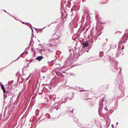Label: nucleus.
<instances>
[{
    "instance_id": "obj_2",
    "label": "nucleus",
    "mask_w": 128,
    "mask_h": 128,
    "mask_svg": "<svg viewBox=\"0 0 128 128\" xmlns=\"http://www.w3.org/2000/svg\"><path fill=\"white\" fill-rule=\"evenodd\" d=\"M104 101V100L103 99L102 100H100L99 104V106L98 109L99 114H100V113L104 114V113L103 111H102V109L103 107V104L102 102Z\"/></svg>"
},
{
    "instance_id": "obj_5",
    "label": "nucleus",
    "mask_w": 128,
    "mask_h": 128,
    "mask_svg": "<svg viewBox=\"0 0 128 128\" xmlns=\"http://www.w3.org/2000/svg\"><path fill=\"white\" fill-rule=\"evenodd\" d=\"M74 96V93H70L68 96V97L69 99H71Z\"/></svg>"
},
{
    "instance_id": "obj_25",
    "label": "nucleus",
    "mask_w": 128,
    "mask_h": 128,
    "mask_svg": "<svg viewBox=\"0 0 128 128\" xmlns=\"http://www.w3.org/2000/svg\"><path fill=\"white\" fill-rule=\"evenodd\" d=\"M4 11L5 12H6L4 10Z\"/></svg>"
},
{
    "instance_id": "obj_10",
    "label": "nucleus",
    "mask_w": 128,
    "mask_h": 128,
    "mask_svg": "<svg viewBox=\"0 0 128 128\" xmlns=\"http://www.w3.org/2000/svg\"><path fill=\"white\" fill-rule=\"evenodd\" d=\"M43 58H44L42 57V56H39L36 58V59L38 60V61H40Z\"/></svg>"
},
{
    "instance_id": "obj_16",
    "label": "nucleus",
    "mask_w": 128,
    "mask_h": 128,
    "mask_svg": "<svg viewBox=\"0 0 128 128\" xmlns=\"http://www.w3.org/2000/svg\"><path fill=\"white\" fill-rule=\"evenodd\" d=\"M4 99H5V98H6V97L7 96V95L6 94H4Z\"/></svg>"
},
{
    "instance_id": "obj_29",
    "label": "nucleus",
    "mask_w": 128,
    "mask_h": 128,
    "mask_svg": "<svg viewBox=\"0 0 128 128\" xmlns=\"http://www.w3.org/2000/svg\"><path fill=\"white\" fill-rule=\"evenodd\" d=\"M22 23H23V24H24V23L23 22H22Z\"/></svg>"
},
{
    "instance_id": "obj_1",
    "label": "nucleus",
    "mask_w": 128,
    "mask_h": 128,
    "mask_svg": "<svg viewBox=\"0 0 128 128\" xmlns=\"http://www.w3.org/2000/svg\"><path fill=\"white\" fill-rule=\"evenodd\" d=\"M58 38V36L56 34H54L53 36V38L50 39L48 40V46H52L53 45L55 44V40Z\"/></svg>"
},
{
    "instance_id": "obj_15",
    "label": "nucleus",
    "mask_w": 128,
    "mask_h": 128,
    "mask_svg": "<svg viewBox=\"0 0 128 128\" xmlns=\"http://www.w3.org/2000/svg\"><path fill=\"white\" fill-rule=\"evenodd\" d=\"M32 36H31V40H30V46H31V45L32 44V43H31V42L32 40Z\"/></svg>"
},
{
    "instance_id": "obj_6",
    "label": "nucleus",
    "mask_w": 128,
    "mask_h": 128,
    "mask_svg": "<svg viewBox=\"0 0 128 128\" xmlns=\"http://www.w3.org/2000/svg\"><path fill=\"white\" fill-rule=\"evenodd\" d=\"M0 85L1 86L2 89L3 90V91L4 93H5L6 92L5 91V89L4 85L2 84L1 83H0Z\"/></svg>"
},
{
    "instance_id": "obj_7",
    "label": "nucleus",
    "mask_w": 128,
    "mask_h": 128,
    "mask_svg": "<svg viewBox=\"0 0 128 128\" xmlns=\"http://www.w3.org/2000/svg\"><path fill=\"white\" fill-rule=\"evenodd\" d=\"M30 46L28 47V48H27L25 49V51L24 52L22 53L21 54V56L22 57V56L24 55V54H28V51L26 50L27 49H28L30 47Z\"/></svg>"
},
{
    "instance_id": "obj_34",
    "label": "nucleus",
    "mask_w": 128,
    "mask_h": 128,
    "mask_svg": "<svg viewBox=\"0 0 128 128\" xmlns=\"http://www.w3.org/2000/svg\"><path fill=\"white\" fill-rule=\"evenodd\" d=\"M82 91V90H81L80 91L81 92V91Z\"/></svg>"
},
{
    "instance_id": "obj_23",
    "label": "nucleus",
    "mask_w": 128,
    "mask_h": 128,
    "mask_svg": "<svg viewBox=\"0 0 128 128\" xmlns=\"http://www.w3.org/2000/svg\"><path fill=\"white\" fill-rule=\"evenodd\" d=\"M54 98H56V96H55V95H54Z\"/></svg>"
},
{
    "instance_id": "obj_19",
    "label": "nucleus",
    "mask_w": 128,
    "mask_h": 128,
    "mask_svg": "<svg viewBox=\"0 0 128 128\" xmlns=\"http://www.w3.org/2000/svg\"><path fill=\"white\" fill-rule=\"evenodd\" d=\"M74 9L72 8L71 10V12H72Z\"/></svg>"
},
{
    "instance_id": "obj_9",
    "label": "nucleus",
    "mask_w": 128,
    "mask_h": 128,
    "mask_svg": "<svg viewBox=\"0 0 128 128\" xmlns=\"http://www.w3.org/2000/svg\"><path fill=\"white\" fill-rule=\"evenodd\" d=\"M88 45V44L87 42H83L82 47L84 48L87 47Z\"/></svg>"
},
{
    "instance_id": "obj_8",
    "label": "nucleus",
    "mask_w": 128,
    "mask_h": 128,
    "mask_svg": "<svg viewBox=\"0 0 128 128\" xmlns=\"http://www.w3.org/2000/svg\"><path fill=\"white\" fill-rule=\"evenodd\" d=\"M60 105L58 103L56 102L54 104V106L55 108L58 107V108H60Z\"/></svg>"
},
{
    "instance_id": "obj_28",
    "label": "nucleus",
    "mask_w": 128,
    "mask_h": 128,
    "mask_svg": "<svg viewBox=\"0 0 128 128\" xmlns=\"http://www.w3.org/2000/svg\"><path fill=\"white\" fill-rule=\"evenodd\" d=\"M56 109L57 110H58V108H56Z\"/></svg>"
},
{
    "instance_id": "obj_21",
    "label": "nucleus",
    "mask_w": 128,
    "mask_h": 128,
    "mask_svg": "<svg viewBox=\"0 0 128 128\" xmlns=\"http://www.w3.org/2000/svg\"><path fill=\"white\" fill-rule=\"evenodd\" d=\"M112 127L113 128L114 127V126L113 124H112Z\"/></svg>"
},
{
    "instance_id": "obj_35",
    "label": "nucleus",
    "mask_w": 128,
    "mask_h": 128,
    "mask_svg": "<svg viewBox=\"0 0 128 128\" xmlns=\"http://www.w3.org/2000/svg\"><path fill=\"white\" fill-rule=\"evenodd\" d=\"M50 118L49 117V118Z\"/></svg>"
},
{
    "instance_id": "obj_24",
    "label": "nucleus",
    "mask_w": 128,
    "mask_h": 128,
    "mask_svg": "<svg viewBox=\"0 0 128 128\" xmlns=\"http://www.w3.org/2000/svg\"><path fill=\"white\" fill-rule=\"evenodd\" d=\"M46 116H47V115H48V114H46Z\"/></svg>"
},
{
    "instance_id": "obj_14",
    "label": "nucleus",
    "mask_w": 128,
    "mask_h": 128,
    "mask_svg": "<svg viewBox=\"0 0 128 128\" xmlns=\"http://www.w3.org/2000/svg\"><path fill=\"white\" fill-rule=\"evenodd\" d=\"M103 56V52H100V57H102Z\"/></svg>"
},
{
    "instance_id": "obj_30",
    "label": "nucleus",
    "mask_w": 128,
    "mask_h": 128,
    "mask_svg": "<svg viewBox=\"0 0 128 128\" xmlns=\"http://www.w3.org/2000/svg\"><path fill=\"white\" fill-rule=\"evenodd\" d=\"M31 50H32V46H31Z\"/></svg>"
},
{
    "instance_id": "obj_18",
    "label": "nucleus",
    "mask_w": 128,
    "mask_h": 128,
    "mask_svg": "<svg viewBox=\"0 0 128 128\" xmlns=\"http://www.w3.org/2000/svg\"><path fill=\"white\" fill-rule=\"evenodd\" d=\"M104 110H105V112H107L108 111V109L106 108H104Z\"/></svg>"
},
{
    "instance_id": "obj_4",
    "label": "nucleus",
    "mask_w": 128,
    "mask_h": 128,
    "mask_svg": "<svg viewBox=\"0 0 128 128\" xmlns=\"http://www.w3.org/2000/svg\"><path fill=\"white\" fill-rule=\"evenodd\" d=\"M72 58L71 56H69L67 59L66 60V63L70 65L72 63Z\"/></svg>"
},
{
    "instance_id": "obj_12",
    "label": "nucleus",
    "mask_w": 128,
    "mask_h": 128,
    "mask_svg": "<svg viewBox=\"0 0 128 128\" xmlns=\"http://www.w3.org/2000/svg\"><path fill=\"white\" fill-rule=\"evenodd\" d=\"M26 24L27 25H28V26L30 27V28L32 30V26L31 24L28 23H26Z\"/></svg>"
},
{
    "instance_id": "obj_31",
    "label": "nucleus",
    "mask_w": 128,
    "mask_h": 128,
    "mask_svg": "<svg viewBox=\"0 0 128 128\" xmlns=\"http://www.w3.org/2000/svg\"><path fill=\"white\" fill-rule=\"evenodd\" d=\"M18 59V58H17V59H16V60H14V61H16V60H17Z\"/></svg>"
},
{
    "instance_id": "obj_3",
    "label": "nucleus",
    "mask_w": 128,
    "mask_h": 128,
    "mask_svg": "<svg viewBox=\"0 0 128 128\" xmlns=\"http://www.w3.org/2000/svg\"><path fill=\"white\" fill-rule=\"evenodd\" d=\"M111 62L112 64V65L113 66H114L116 69L117 68L116 67V66L118 64V62L116 61L115 60H111Z\"/></svg>"
},
{
    "instance_id": "obj_33",
    "label": "nucleus",
    "mask_w": 128,
    "mask_h": 128,
    "mask_svg": "<svg viewBox=\"0 0 128 128\" xmlns=\"http://www.w3.org/2000/svg\"><path fill=\"white\" fill-rule=\"evenodd\" d=\"M31 119H30V121H31Z\"/></svg>"
},
{
    "instance_id": "obj_20",
    "label": "nucleus",
    "mask_w": 128,
    "mask_h": 128,
    "mask_svg": "<svg viewBox=\"0 0 128 128\" xmlns=\"http://www.w3.org/2000/svg\"><path fill=\"white\" fill-rule=\"evenodd\" d=\"M26 67V66H24V67L22 69V72H23V70H24V68H25Z\"/></svg>"
},
{
    "instance_id": "obj_26",
    "label": "nucleus",
    "mask_w": 128,
    "mask_h": 128,
    "mask_svg": "<svg viewBox=\"0 0 128 128\" xmlns=\"http://www.w3.org/2000/svg\"><path fill=\"white\" fill-rule=\"evenodd\" d=\"M118 124V122H117L116 123V124Z\"/></svg>"
},
{
    "instance_id": "obj_32",
    "label": "nucleus",
    "mask_w": 128,
    "mask_h": 128,
    "mask_svg": "<svg viewBox=\"0 0 128 128\" xmlns=\"http://www.w3.org/2000/svg\"><path fill=\"white\" fill-rule=\"evenodd\" d=\"M32 126V123L31 124V126Z\"/></svg>"
},
{
    "instance_id": "obj_22",
    "label": "nucleus",
    "mask_w": 128,
    "mask_h": 128,
    "mask_svg": "<svg viewBox=\"0 0 128 128\" xmlns=\"http://www.w3.org/2000/svg\"><path fill=\"white\" fill-rule=\"evenodd\" d=\"M8 84H11V83H10V82H9L8 83Z\"/></svg>"
},
{
    "instance_id": "obj_36",
    "label": "nucleus",
    "mask_w": 128,
    "mask_h": 128,
    "mask_svg": "<svg viewBox=\"0 0 128 128\" xmlns=\"http://www.w3.org/2000/svg\"><path fill=\"white\" fill-rule=\"evenodd\" d=\"M84 91H86V90H84Z\"/></svg>"
},
{
    "instance_id": "obj_17",
    "label": "nucleus",
    "mask_w": 128,
    "mask_h": 128,
    "mask_svg": "<svg viewBox=\"0 0 128 128\" xmlns=\"http://www.w3.org/2000/svg\"><path fill=\"white\" fill-rule=\"evenodd\" d=\"M31 61H30L29 63H28V64H27V66H26V67L27 68L28 67V66H29V64H30V63H31Z\"/></svg>"
},
{
    "instance_id": "obj_37",
    "label": "nucleus",
    "mask_w": 128,
    "mask_h": 128,
    "mask_svg": "<svg viewBox=\"0 0 128 128\" xmlns=\"http://www.w3.org/2000/svg\"><path fill=\"white\" fill-rule=\"evenodd\" d=\"M32 100V98H31V100Z\"/></svg>"
},
{
    "instance_id": "obj_27",
    "label": "nucleus",
    "mask_w": 128,
    "mask_h": 128,
    "mask_svg": "<svg viewBox=\"0 0 128 128\" xmlns=\"http://www.w3.org/2000/svg\"><path fill=\"white\" fill-rule=\"evenodd\" d=\"M93 42V40H92V41H91V42Z\"/></svg>"
},
{
    "instance_id": "obj_11",
    "label": "nucleus",
    "mask_w": 128,
    "mask_h": 128,
    "mask_svg": "<svg viewBox=\"0 0 128 128\" xmlns=\"http://www.w3.org/2000/svg\"><path fill=\"white\" fill-rule=\"evenodd\" d=\"M68 110L71 112L72 113L73 112V111L74 110V109L73 108H72L71 107H68Z\"/></svg>"
},
{
    "instance_id": "obj_13",
    "label": "nucleus",
    "mask_w": 128,
    "mask_h": 128,
    "mask_svg": "<svg viewBox=\"0 0 128 128\" xmlns=\"http://www.w3.org/2000/svg\"><path fill=\"white\" fill-rule=\"evenodd\" d=\"M39 111L37 109L36 111V115H38L39 113Z\"/></svg>"
}]
</instances>
